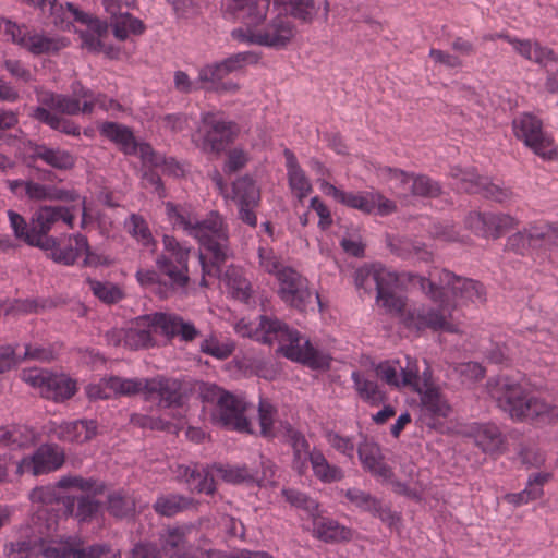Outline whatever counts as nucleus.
Instances as JSON below:
<instances>
[{
  "label": "nucleus",
  "mask_w": 558,
  "mask_h": 558,
  "mask_svg": "<svg viewBox=\"0 0 558 558\" xmlns=\"http://www.w3.org/2000/svg\"><path fill=\"white\" fill-rule=\"evenodd\" d=\"M166 214L174 228L182 229L201 245V284L207 286L206 277L220 278L221 266L229 256V232L223 217L217 211H210L201 219L171 202L166 203Z\"/></svg>",
  "instance_id": "obj_1"
},
{
  "label": "nucleus",
  "mask_w": 558,
  "mask_h": 558,
  "mask_svg": "<svg viewBox=\"0 0 558 558\" xmlns=\"http://www.w3.org/2000/svg\"><path fill=\"white\" fill-rule=\"evenodd\" d=\"M487 390L493 400L504 412L515 421L543 422L558 421V405L529 396L526 389L515 379L500 376L487 383Z\"/></svg>",
  "instance_id": "obj_2"
},
{
  "label": "nucleus",
  "mask_w": 558,
  "mask_h": 558,
  "mask_svg": "<svg viewBox=\"0 0 558 558\" xmlns=\"http://www.w3.org/2000/svg\"><path fill=\"white\" fill-rule=\"evenodd\" d=\"M157 333L167 339L179 337L187 342L198 337L199 331L192 322L184 320L177 314L155 312L136 317L124 329V347L131 350L155 347Z\"/></svg>",
  "instance_id": "obj_3"
},
{
  "label": "nucleus",
  "mask_w": 558,
  "mask_h": 558,
  "mask_svg": "<svg viewBox=\"0 0 558 558\" xmlns=\"http://www.w3.org/2000/svg\"><path fill=\"white\" fill-rule=\"evenodd\" d=\"M204 403L213 404L211 422L218 426L240 433H252L251 422L246 417L250 403L243 396L229 392L215 384H204L201 388Z\"/></svg>",
  "instance_id": "obj_4"
},
{
  "label": "nucleus",
  "mask_w": 558,
  "mask_h": 558,
  "mask_svg": "<svg viewBox=\"0 0 558 558\" xmlns=\"http://www.w3.org/2000/svg\"><path fill=\"white\" fill-rule=\"evenodd\" d=\"M80 97H70L54 93L38 94L39 106L33 110L32 117L49 125L51 129L60 131L68 135H80V128L69 119L61 117L62 114L74 116L80 112L92 113L94 104L83 100L81 106Z\"/></svg>",
  "instance_id": "obj_5"
},
{
  "label": "nucleus",
  "mask_w": 558,
  "mask_h": 558,
  "mask_svg": "<svg viewBox=\"0 0 558 558\" xmlns=\"http://www.w3.org/2000/svg\"><path fill=\"white\" fill-rule=\"evenodd\" d=\"M418 283L430 300H441L445 296L450 305L457 300L471 302L485 300V290L480 282L458 277L446 269H435L428 278L418 277Z\"/></svg>",
  "instance_id": "obj_6"
},
{
  "label": "nucleus",
  "mask_w": 558,
  "mask_h": 558,
  "mask_svg": "<svg viewBox=\"0 0 558 558\" xmlns=\"http://www.w3.org/2000/svg\"><path fill=\"white\" fill-rule=\"evenodd\" d=\"M268 344H278V352L284 357L302 363L314 369L329 368L331 356L329 353L312 345L308 339L301 337L300 332L277 319Z\"/></svg>",
  "instance_id": "obj_7"
},
{
  "label": "nucleus",
  "mask_w": 558,
  "mask_h": 558,
  "mask_svg": "<svg viewBox=\"0 0 558 558\" xmlns=\"http://www.w3.org/2000/svg\"><path fill=\"white\" fill-rule=\"evenodd\" d=\"M296 33L294 22L287 14L279 13L252 28H234L231 37L242 44L281 50L293 41Z\"/></svg>",
  "instance_id": "obj_8"
},
{
  "label": "nucleus",
  "mask_w": 558,
  "mask_h": 558,
  "mask_svg": "<svg viewBox=\"0 0 558 558\" xmlns=\"http://www.w3.org/2000/svg\"><path fill=\"white\" fill-rule=\"evenodd\" d=\"M162 242L165 253L157 257L156 266L159 275L167 277L168 281L159 284L157 294L168 298L177 290L184 289L189 282L190 247L168 234L163 235Z\"/></svg>",
  "instance_id": "obj_9"
},
{
  "label": "nucleus",
  "mask_w": 558,
  "mask_h": 558,
  "mask_svg": "<svg viewBox=\"0 0 558 558\" xmlns=\"http://www.w3.org/2000/svg\"><path fill=\"white\" fill-rule=\"evenodd\" d=\"M43 512L39 510L33 518L34 526L23 529L25 538L9 542L4 545L3 553L9 558H33L43 556L48 558L49 549H57L53 536L58 529L57 520L49 518L41 522Z\"/></svg>",
  "instance_id": "obj_10"
},
{
  "label": "nucleus",
  "mask_w": 558,
  "mask_h": 558,
  "mask_svg": "<svg viewBox=\"0 0 558 558\" xmlns=\"http://www.w3.org/2000/svg\"><path fill=\"white\" fill-rule=\"evenodd\" d=\"M507 248L520 255L554 262V254L558 251V223L531 225L509 236Z\"/></svg>",
  "instance_id": "obj_11"
},
{
  "label": "nucleus",
  "mask_w": 558,
  "mask_h": 558,
  "mask_svg": "<svg viewBox=\"0 0 558 558\" xmlns=\"http://www.w3.org/2000/svg\"><path fill=\"white\" fill-rule=\"evenodd\" d=\"M436 304H414L409 307L402 315V324L416 331L430 329L433 331H450L454 332L457 329L450 322L451 310L445 296L441 300H433Z\"/></svg>",
  "instance_id": "obj_12"
},
{
  "label": "nucleus",
  "mask_w": 558,
  "mask_h": 558,
  "mask_svg": "<svg viewBox=\"0 0 558 558\" xmlns=\"http://www.w3.org/2000/svg\"><path fill=\"white\" fill-rule=\"evenodd\" d=\"M512 129L515 137L542 159L554 160L558 157L551 135L543 130V123L537 117L520 114L513 119Z\"/></svg>",
  "instance_id": "obj_13"
},
{
  "label": "nucleus",
  "mask_w": 558,
  "mask_h": 558,
  "mask_svg": "<svg viewBox=\"0 0 558 558\" xmlns=\"http://www.w3.org/2000/svg\"><path fill=\"white\" fill-rule=\"evenodd\" d=\"M198 132L202 135L201 148L206 153L220 154L233 141L236 125L220 111H205L201 113Z\"/></svg>",
  "instance_id": "obj_14"
},
{
  "label": "nucleus",
  "mask_w": 558,
  "mask_h": 558,
  "mask_svg": "<svg viewBox=\"0 0 558 558\" xmlns=\"http://www.w3.org/2000/svg\"><path fill=\"white\" fill-rule=\"evenodd\" d=\"M64 463V449L57 444L45 442L37 447L32 453L24 454L16 461L14 473L17 477L24 474H31L36 477L53 473L60 470Z\"/></svg>",
  "instance_id": "obj_15"
},
{
  "label": "nucleus",
  "mask_w": 558,
  "mask_h": 558,
  "mask_svg": "<svg viewBox=\"0 0 558 558\" xmlns=\"http://www.w3.org/2000/svg\"><path fill=\"white\" fill-rule=\"evenodd\" d=\"M23 380L39 390V393L56 402L70 399L76 392V383L64 374L32 368L23 373Z\"/></svg>",
  "instance_id": "obj_16"
},
{
  "label": "nucleus",
  "mask_w": 558,
  "mask_h": 558,
  "mask_svg": "<svg viewBox=\"0 0 558 558\" xmlns=\"http://www.w3.org/2000/svg\"><path fill=\"white\" fill-rule=\"evenodd\" d=\"M0 32L10 37V39L27 49L33 54H44L57 52L65 48L69 40L64 37L46 36L44 34H26L16 23L0 16Z\"/></svg>",
  "instance_id": "obj_17"
},
{
  "label": "nucleus",
  "mask_w": 558,
  "mask_h": 558,
  "mask_svg": "<svg viewBox=\"0 0 558 558\" xmlns=\"http://www.w3.org/2000/svg\"><path fill=\"white\" fill-rule=\"evenodd\" d=\"M451 177L456 180V186L460 191L468 193H480L484 197L498 203L506 202L511 196L509 189L499 186L486 177L477 174L474 168L462 169L453 167L450 171Z\"/></svg>",
  "instance_id": "obj_18"
},
{
  "label": "nucleus",
  "mask_w": 558,
  "mask_h": 558,
  "mask_svg": "<svg viewBox=\"0 0 558 558\" xmlns=\"http://www.w3.org/2000/svg\"><path fill=\"white\" fill-rule=\"evenodd\" d=\"M376 376L388 386L404 388L418 386L417 360L405 355L403 360H390L380 362L376 366Z\"/></svg>",
  "instance_id": "obj_19"
},
{
  "label": "nucleus",
  "mask_w": 558,
  "mask_h": 558,
  "mask_svg": "<svg viewBox=\"0 0 558 558\" xmlns=\"http://www.w3.org/2000/svg\"><path fill=\"white\" fill-rule=\"evenodd\" d=\"M278 295L289 306L304 311L312 293L307 280L291 267H284L277 275Z\"/></svg>",
  "instance_id": "obj_20"
},
{
  "label": "nucleus",
  "mask_w": 558,
  "mask_h": 558,
  "mask_svg": "<svg viewBox=\"0 0 558 558\" xmlns=\"http://www.w3.org/2000/svg\"><path fill=\"white\" fill-rule=\"evenodd\" d=\"M73 209L74 207L41 206L35 211L32 223L37 235H40L38 247L48 250L51 244H54V239L48 236V233L58 221L61 220L70 228L73 227L75 218Z\"/></svg>",
  "instance_id": "obj_21"
},
{
  "label": "nucleus",
  "mask_w": 558,
  "mask_h": 558,
  "mask_svg": "<svg viewBox=\"0 0 558 558\" xmlns=\"http://www.w3.org/2000/svg\"><path fill=\"white\" fill-rule=\"evenodd\" d=\"M143 397L157 402L159 408L179 407L183 402L182 386L179 380L161 375L145 378Z\"/></svg>",
  "instance_id": "obj_22"
},
{
  "label": "nucleus",
  "mask_w": 558,
  "mask_h": 558,
  "mask_svg": "<svg viewBox=\"0 0 558 558\" xmlns=\"http://www.w3.org/2000/svg\"><path fill=\"white\" fill-rule=\"evenodd\" d=\"M383 175L390 181L391 187L409 189L414 196L436 197L441 192L439 183L424 174L407 173L395 168H384Z\"/></svg>",
  "instance_id": "obj_23"
},
{
  "label": "nucleus",
  "mask_w": 558,
  "mask_h": 558,
  "mask_svg": "<svg viewBox=\"0 0 558 558\" xmlns=\"http://www.w3.org/2000/svg\"><path fill=\"white\" fill-rule=\"evenodd\" d=\"M517 220L506 214L471 213L465 218L466 227L485 238H499L504 232L514 228Z\"/></svg>",
  "instance_id": "obj_24"
},
{
  "label": "nucleus",
  "mask_w": 558,
  "mask_h": 558,
  "mask_svg": "<svg viewBox=\"0 0 558 558\" xmlns=\"http://www.w3.org/2000/svg\"><path fill=\"white\" fill-rule=\"evenodd\" d=\"M48 434L63 442L83 445L97 436L98 423L95 420L87 418L62 422L60 424L51 423Z\"/></svg>",
  "instance_id": "obj_25"
},
{
  "label": "nucleus",
  "mask_w": 558,
  "mask_h": 558,
  "mask_svg": "<svg viewBox=\"0 0 558 558\" xmlns=\"http://www.w3.org/2000/svg\"><path fill=\"white\" fill-rule=\"evenodd\" d=\"M413 390L420 395V415L426 425L434 426L436 421L449 415L451 407L439 387L422 389L418 385Z\"/></svg>",
  "instance_id": "obj_26"
},
{
  "label": "nucleus",
  "mask_w": 558,
  "mask_h": 558,
  "mask_svg": "<svg viewBox=\"0 0 558 558\" xmlns=\"http://www.w3.org/2000/svg\"><path fill=\"white\" fill-rule=\"evenodd\" d=\"M63 514L77 523H92L102 517V504L90 495L63 496L61 499Z\"/></svg>",
  "instance_id": "obj_27"
},
{
  "label": "nucleus",
  "mask_w": 558,
  "mask_h": 558,
  "mask_svg": "<svg viewBox=\"0 0 558 558\" xmlns=\"http://www.w3.org/2000/svg\"><path fill=\"white\" fill-rule=\"evenodd\" d=\"M48 250H51L50 256L56 263L66 266L74 265L82 256L84 265L94 263L87 238L81 233L70 236L66 246L62 247L54 242Z\"/></svg>",
  "instance_id": "obj_28"
},
{
  "label": "nucleus",
  "mask_w": 558,
  "mask_h": 558,
  "mask_svg": "<svg viewBox=\"0 0 558 558\" xmlns=\"http://www.w3.org/2000/svg\"><path fill=\"white\" fill-rule=\"evenodd\" d=\"M348 500L362 511L379 518L388 526H393L399 521L396 512L383 504L379 499L359 488H349L345 490Z\"/></svg>",
  "instance_id": "obj_29"
},
{
  "label": "nucleus",
  "mask_w": 558,
  "mask_h": 558,
  "mask_svg": "<svg viewBox=\"0 0 558 558\" xmlns=\"http://www.w3.org/2000/svg\"><path fill=\"white\" fill-rule=\"evenodd\" d=\"M213 465L193 464L178 468V477L183 480L191 492L211 495L216 490Z\"/></svg>",
  "instance_id": "obj_30"
},
{
  "label": "nucleus",
  "mask_w": 558,
  "mask_h": 558,
  "mask_svg": "<svg viewBox=\"0 0 558 558\" xmlns=\"http://www.w3.org/2000/svg\"><path fill=\"white\" fill-rule=\"evenodd\" d=\"M471 436L477 447L487 453H501L506 450V437L494 423H475Z\"/></svg>",
  "instance_id": "obj_31"
},
{
  "label": "nucleus",
  "mask_w": 558,
  "mask_h": 558,
  "mask_svg": "<svg viewBox=\"0 0 558 558\" xmlns=\"http://www.w3.org/2000/svg\"><path fill=\"white\" fill-rule=\"evenodd\" d=\"M276 322L277 318L267 316H259L254 320L241 318L235 323L234 330L239 336L243 338H250L255 341L268 344V342L271 341L270 337Z\"/></svg>",
  "instance_id": "obj_32"
},
{
  "label": "nucleus",
  "mask_w": 558,
  "mask_h": 558,
  "mask_svg": "<svg viewBox=\"0 0 558 558\" xmlns=\"http://www.w3.org/2000/svg\"><path fill=\"white\" fill-rule=\"evenodd\" d=\"M37 442V433L34 428L13 424L0 427V447L15 449H27Z\"/></svg>",
  "instance_id": "obj_33"
},
{
  "label": "nucleus",
  "mask_w": 558,
  "mask_h": 558,
  "mask_svg": "<svg viewBox=\"0 0 558 558\" xmlns=\"http://www.w3.org/2000/svg\"><path fill=\"white\" fill-rule=\"evenodd\" d=\"M359 459L364 468L375 476L389 478L391 469L385 463L381 450L374 441L364 440L357 447Z\"/></svg>",
  "instance_id": "obj_34"
},
{
  "label": "nucleus",
  "mask_w": 558,
  "mask_h": 558,
  "mask_svg": "<svg viewBox=\"0 0 558 558\" xmlns=\"http://www.w3.org/2000/svg\"><path fill=\"white\" fill-rule=\"evenodd\" d=\"M505 40L512 45L513 49L523 58L542 66L557 62V57L554 51L536 41L529 39L521 40L511 36H505Z\"/></svg>",
  "instance_id": "obj_35"
},
{
  "label": "nucleus",
  "mask_w": 558,
  "mask_h": 558,
  "mask_svg": "<svg viewBox=\"0 0 558 558\" xmlns=\"http://www.w3.org/2000/svg\"><path fill=\"white\" fill-rule=\"evenodd\" d=\"M351 380L353 389L361 400L373 407L384 402L385 392L369 374L359 369L353 371Z\"/></svg>",
  "instance_id": "obj_36"
},
{
  "label": "nucleus",
  "mask_w": 558,
  "mask_h": 558,
  "mask_svg": "<svg viewBox=\"0 0 558 558\" xmlns=\"http://www.w3.org/2000/svg\"><path fill=\"white\" fill-rule=\"evenodd\" d=\"M284 158L289 186L292 193L302 201L312 192V183L290 149L284 150Z\"/></svg>",
  "instance_id": "obj_37"
},
{
  "label": "nucleus",
  "mask_w": 558,
  "mask_h": 558,
  "mask_svg": "<svg viewBox=\"0 0 558 558\" xmlns=\"http://www.w3.org/2000/svg\"><path fill=\"white\" fill-rule=\"evenodd\" d=\"M106 510L117 520L133 519L136 513L135 498L128 490H113L107 496Z\"/></svg>",
  "instance_id": "obj_38"
},
{
  "label": "nucleus",
  "mask_w": 558,
  "mask_h": 558,
  "mask_svg": "<svg viewBox=\"0 0 558 558\" xmlns=\"http://www.w3.org/2000/svg\"><path fill=\"white\" fill-rule=\"evenodd\" d=\"M312 518L314 536L323 542L338 543L348 541L352 536L351 530L339 524L333 519L318 518V514Z\"/></svg>",
  "instance_id": "obj_39"
},
{
  "label": "nucleus",
  "mask_w": 558,
  "mask_h": 558,
  "mask_svg": "<svg viewBox=\"0 0 558 558\" xmlns=\"http://www.w3.org/2000/svg\"><path fill=\"white\" fill-rule=\"evenodd\" d=\"M25 196L32 201H64L72 202L80 199L78 194L73 190L59 189L34 181L26 184Z\"/></svg>",
  "instance_id": "obj_40"
},
{
  "label": "nucleus",
  "mask_w": 558,
  "mask_h": 558,
  "mask_svg": "<svg viewBox=\"0 0 558 558\" xmlns=\"http://www.w3.org/2000/svg\"><path fill=\"white\" fill-rule=\"evenodd\" d=\"M100 133L117 144L126 155L137 151V141L130 128L116 123L106 122L100 126Z\"/></svg>",
  "instance_id": "obj_41"
},
{
  "label": "nucleus",
  "mask_w": 558,
  "mask_h": 558,
  "mask_svg": "<svg viewBox=\"0 0 558 558\" xmlns=\"http://www.w3.org/2000/svg\"><path fill=\"white\" fill-rule=\"evenodd\" d=\"M391 270L381 264H373L371 266L360 267L354 275V282L359 289L371 291L374 284L376 290L380 283L391 281Z\"/></svg>",
  "instance_id": "obj_42"
},
{
  "label": "nucleus",
  "mask_w": 558,
  "mask_h": 558,
  "mask_svg": "<svg viewBox=\"0 0 558 558\" xmlns=\"http://www.w3.org/2000/svg\"><path fill=\"white\" fill-rule=\"evenodd\" d=\"M109 549L108 545L101 543L80 548L58 542L57 549H49L47 556L48 558H99Z\"/></svg>",
  "instance_id": "obj_43"
},
{
  "label": "nucleus",
  "mask_w": 558,
  "mask_h": 558,
  "mask_svg": "<svg viewBox=\"0 0 558 558\" xmlns=\"http://www.w3.org/2000/svg\"><path fill=\"white\" fill-rule=\"evenodd\" d=\"M229 198L234 201L238 205L258 206L260 192L254 180L245 175L233 182Z\"/></svg>",
  "instance_id": "obj_44"
},
{
  "label": "nucleus",
  "mask_w": 558,
  "mask_h": 558,
  "mask_svg": "<svg viewBox=\"0 0 558 558\" xmlns=\"http://www.w3.org/2000/svg\"><path fill=\"white\" fill-rule=\"evenodd\" d=\"M220 280L232 298L241 301H247L250 299L251 286L243 276L241 268L232 265L229 266Z\"/></svg>",
  "instance_id": "obj_45"
},
{
  "label": "nucleus",
  "mask_w": 558,
  "mask_h": 558,
  "mask_svg": "<svg viewBox=\"0 0 558 558\" xmlns=\"http://www.w3.org/2000/svg\"><path fill=\"white\" fill-rule=\"evenodd\" d=\"M391 281L380 283L377 291L376 301L387 312L401 314L405 306L404 298L397 295L393 292V288L397 286L398 276L395 271H391Z\"/></svg>",
  "instance_id": "obj_46"
},
{
  "label": "nucleus",
  "mask_w": 558,
  "mask_h": 558,
  "mask_svg": "<svg viewBox=\"0 0 558 558\" xmlns=\"http://www.w3.org/2000/svg\"><path fill=\"white\" fill-rule=\"evenodd\" d=\"M194 507V500L191 497L180 494L160 495L155 504V511L163 517H173Z\"/></svg>",
  "instance_id": "obj_47"
},
{
  "label": "nucleus",
  "mask_w": 558,
  "mask_h": 558,
  "mask_svg": "<svg viewBox=\"0 0 558 558\" xmlns=\"http://www.w3.org/2000/svg\"><path fill=\"white\" fill-rule=\"evenodd\" d=\"M35 156L48 166L59 170L71 169L75 163V157L70 151L59 147L38 146L35 149Z\"/></svg>",
  "instance_id": "obj_48"
},
{
  "label": "nucleus",
  "mask_w": 558,
  "mask_h": 558,
  "mask_svg": "<svg viewBox=\"0 0 558 558\" xmlns=\"http://www.w3.org/2000/svg\"><path fill=\"white\" fill-rule=\"evenodd\" d=\"M356 209L366 214L377 213L381 216H386L396 210V205L380 193L361 192L359 193Z\"/></svg>",
  "instance_id": "obj_49"
},
{
  "label": "nucleus",
  "mask_w": 558,
  "mask_h": 558,
  "mask_svg": "<svg viewBox=\"0 0 558 558\" xmlns=\"http://www.w3.org/2000/svg\"><path fill=\"white\" fill-rule=\"evenodd\" d=\"M272 3L303 23H312L318 11L314 0H272Z\"/></svg>",
  "instance_id": "obj_50"
},
{
  "label": "nucleus",
  "mask_w": 558,
  "mask_h": 558,
  "mask_svg": "<svg viewBox=\"0 0 558 558\" xmlns=\"http://www.w3.org/2000/svg\"><path fill=\"white\" fill-rule=\"evenodd\" d=\"M198 83L201 84V88L207 92H231L234 93L239 89V85L231 81L229 82H220L218 80V75L215 69V64L207 63L198 68Z\"/></svg>",
  "instance_id": "obj_51"
},
{
  "label": "nucleus",
  "mask_w": 558,
  "mask_h": 558,
  "mask_svg": "<svg viewBox=\"0 0 558 558\" xmlns=\"http://www.w3.org/2000/svg\"><path fill=\"white\" fill-rule=\"evenodd\" d=\"M311 465L314 475L323 483H332L341 481L344 476L343 471L330 464L320 450H313Z\"/></svg>",
  "instance_id": "obj_52"
},
{
  "label": "nucleus",
  "mask_w": 558,
  "mask_h": 558,
  "mask_svg": "<svg viewBox=\"0 0 558 558\" xmlns=\"http://www.w3.org/2000/svg\"><path fill=\"white\" fill-rule=\"evenodd\" d=\"M57 484L53 485H45V486H37L33 488L29 492L28 498L33 505H38L39 508L36 512L41 510L43 517L41 522H46L47 519L52 518L56 520L54 515L48 514L47 511L44 509L46 506H51L53 504H61L62 497L59 496L57 492ZM37 514V513H35ZM36 515H34L35 518Z\"/></svg>",
  "instance_id": "obj_53"
},
{
  "label": "nucleus",
  "mask_w": 558,
  "mask_h": 558,
  "mask_svg": "<svg viewBox=\"0 0 558 558\" xmlns=\"http://www.w3.org/2000/svg\"><path fill=\"white\" fill-rule=\"evenodd\" d=\"M215 473L220 476L225 482L230 484L247 483L252 484L257 481V474L251 472L246 465H231V464H213Z\"/></svg>",
  "instance_id": "obj_54"
},
{
  "label": "nucleus",
  "mask_w": 558,
  "mask_h": 558,
  "mask_svg": "<svg viewBox=\"0 0 558 558\" xmlns=\"http://www.w3.org/2000/svg\"><path fill=\"white\" fill-rule=\"evenodd\" d=\"M86 284L88 286L94 296L102 303L113 304L124 298L122 288L117 283L86 278Z\"/></svg>",
  "instance_id": "obj_55"
},
{
  "label": "nucleus",
  "mask_w": 558,
  "mask_h": 558,
  "mask_svg": "<svg viewBox=\"0 0 558 558\" xmlns=\"http://www.w3.org/2000/svg\"><path fill=\"white\" fill-rule=\"evenodd\" d=\"M126 231L136 242L146 248H154L155 242L147 221L137 214H132L124 222Z\"/></svg>",
  "instance_id": "obj_56"
},
{
  "label": "nucleus",
  "mask_w": 558,
  "mask_h": 558,
  "mask_svg": "<svg viewBox=\"0 0 558 558\" xmlns=\"http://www.w3.org/2000/svg\"><path fill=\"white\" fill-rule=\"evenodd\" d=\"M7 215L15 238L23 240L32 246L38 247V244H40V235H37L34 225L29 227L25 218L14 210H8Z\"/></svg>",
  "instance_id": "obj_57"
},
{
  "label": "nucleus",
  "mask_w": 558,
  "mask_h": 558,
  "mask_svg": "<svg viewBox=\"0 0 558 558\" xmlns=\"http://www.w3.org/2000/svg\"><path fill=\"white\" fill-rule=\"evenodd\" d=\"M112 31L116 38L125 40L130 35H141L144 33L145 25L132 14L123 13L112 21Z\"/></svg>",
  "instance_id": "obj_58"
},
{
  "label": "nucleus",
  "mask_w": 558,
  "mask_h": 558,
  "mask_svg": "<svg viewBox=\"0 0 558 558\" xmlns=\"http://www.w3.org/2000/svg\"><path fill=\"white\" fill-rule=\"evenodd\" d=\"M271 0H248V4L242 16L244 25L239 28H252L267 19Z\"/></svg>",
  "instance_id": "obj_59"
},
{
  "label": "nucleus",
  "mask_w": 558,
  "mask_h": 558,
  "mask_svg": "<svg viewBox=\"0 0 558 558\" xmlns=\"http://www.w3.org/2000/svg\"><path fill=\"white\" fill-rule=\"evenodd\" d=\"M145 378H123L119 376L109 377V388L112 396H134L143 395Z\"/></svg>",
  "instance_id": "obj_60"
},
{
  "label": "nucleus",
  "mask_w": 558,
  "mask_h": 558,
  "mask_svg": "<svg viewBox=\"0 0 558 558\" xmlns=\"http://www.w3.org/2000/svg\"><path fill=\"white\" fill-rule=\"evenodd\" d=\"M276 408L268 400L260 399L258 403V420L260 426V434L264 437L272 438L276 436Z\"/></svg>",
  "instance_id": "obj_61"
},
{
  "label": "nucleus",
  "mask_w": 558,
  "mask_h": 558,
  "mask_svg": "<svg viewBox=\"0 0 558 558\" xmlns=\"http://www.w3.org/2000/svg\"><path fill=\"white\" fill-rule=\"evenodd\" d=\"M73 93L83 100H88L94 104L95 108H100L105 111L118 110L120 105L112 98H108L105 95L98 94L94 96L93 92L88 88L83 87L80 83L73 84Z\"/></svg>",
  "instance_id": "obj_62"
},
{
  "label": "nucleus",
  "mask_w": 558,
  "mask_h": 558,
  "mask_svg": "<svg viewBox=\"0 0 558 558\" xmlns=\"http://www.w3.org/2000/svg\"><path fill=\"white\" fill-rule=\"evenodd\" d=\"M260 60V53L256 51H242L221 60L229 73H235L244 70L247 65L257 64Z\"/></svg>",
  "instance_id": "obj_63"
},
{
  "label": "nucleus",
  "mask_w": 558,
  "mask_h": 558,
  "mask_svg": "<svg viewBox=\"0 0 558 558\" xmlns=\"http://www.w3.org/2000/svg\"><path fill=\"white\" fill-rule=\"evenodd\" d=\"M282 495L292 506L304 509L311 517H316L318 514V502L305 494L292 488H284L282 489Z\"/></svg>",
  "instance_id": "obj_64"
}]
</instances>
